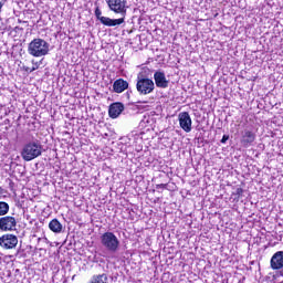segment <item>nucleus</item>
Masks as SVG:
<instances>
[{
	"mask_svg": "<svg viewBox=\"0 0 283 283\" xmlns=\"http://www.w3.org/2000/svg\"><path fill=\"white\" fill-rule=\"evenodd\" d=\"M43 154V146L41 142L33 140L24 144L21 150V156L23 160L30 163V160H34V158H39Z\"/></svg>",
	"mask_w": 283,
	"mask_h": 283,
	"instance_id": "1",
	"label": "nucleus"
},
{
	"mask_svg": "<svg viewBox=\"0 0 283 283\" xmlns=\"http://www.w3.org/2000/svg\"><path fill=\"white\" fill-rule=\"evenodd\" d=\"M28 52L35 57L48 56L50 54V43L41 38L33 39L28 45Z\"/></svg>",
	"mask_w": 283,
	"mask_h": 283,
	"instance_id": "2",
	"label": "nucleus"
},
{
	"mask_svg": "<svg viewBox=\"0 0 283 283\" xmlns=\"http://www.w3.org/2000/svg\"><path fill=\"white\" fill-rule=\"evenodd\" d=\"M102 247L108 251V253H117L120 249V240L114 234V232H105L99 237Z\"/></svg>",
	"mask_w": 283,
	"mask_h": 283,
	"instance_id": "3",
	"label": "nucleus"
},
{
	"mask_svg": "<svg viewBox=\"0 0 283 283\" xmlns=\"http://www.w3.org/2000/svg\"><path fill=\"white\" fill-rule=\"evenodd\" d=\"M136 90L140 96H147V94H151L154 90H156V84L154 80L143 75H137Z\"/></svg>",
	"mask_w": 283,
	"mask_h": 283,
	"instance_id": "4",
	"label": "nucleus"
},
{
	"mask_svg": "<svg viewBox=\"0 0 283 283\" xmlns=\"http://www.w3.org/2000/svg\"><path fill=\"white\" fill-rule=\"evenodd\" d=\"M109 10L115 14H120L123 19L127 14V0H105Z\"/></svg>",
	"mask_w": 283,
	"mask_h": 283,
	"instance_id": "5",
	"label": "nucleus"
},
{
	"mask_svg": "<svg viewBox=\"0 0 283 283\" xmlns=\"http://www.w3.org/2000/svg\"><path fill=\"white\" fill-rule=\"evenodd\" d=\"M95 17L96 19H98V21H101L103 25H106L107 28H114L116 25H123V23H125V18L111 19L107 17H103V12L99 8L95 9Z\"/></svg>",
	"mask_w": 283,
	"mask_h": 283,
	"instance_id": "6",
	"label": "nucleus"
},
{
	"mask_svg": "<svg viewBox=\"0 0 283 283\" xmlns=\"http://www.w3.org/2000/svg\"><path fill=\"white\" fill-rule=\"evenodd\" d=\"M255 138H258L255 132L251 128H245L241 135V145L243 147H251L255 143Z\"/></svg>",
	"mask_w": 283,
	"mask_h": 283,
	"instance_id": "7",
	"label": "nucleus"
},
{
	"mask_svg": "<svg viewBox=\"0 0 283 283\" xmlns=\"http://www.w3.org/2000/svg\"><path fill=\"white\" fill-rule=\"evenodd\" d=\"M0 230L1 231H15L17 230V219L14 217H2L0 218Z\"/></svg>",
	"mask_w": 283,
	"mask_h": 283,
	"instance_id": "8",
	"label": "nucleus"
},
{
	"mask_svg": "<svg viewBox=\"0 0 283 283\" xmlns=\"http://www.w3.org/2000/svg\"><path fill=\"white\" fill-rule=\"evenodd\" d=\"M19 244V238L14 234H4L0 238L2 249H14Z\"/></svg>",
	"mask_w": 283,
	"mask_h": 283,
	"instance_id": "9",
	"label": "nucleus"
},
{
	"mask_svg": "<svg viewBox=\"0 0 283 283\" xmlns=\"http://www.w3.org/2000/svg\"><path fill=\"white\" fill-rule=\"evenodd\" d=\"M178 120H179V125L181 127V129H184V132H186V134H189V132H191V115H189L187 112H181L178 115Z\"/></svg>",
	"mask_w": 283,
	"mask_h": 283,
	"instance_id": "10",
	"label": "nucleus"
},
{
	"mask_svg": "<svg viewBox=\"0 0 283 283\" xmlns=\"http://www.w3.org/2000/svg\"><path fill=\"white\" fill-rule=\"evenodd\" d=\"M154 81L156 87H160L161 90H167V87H169V81L165 75V72L156 71L154 73Z\"/></svg>",
	"mask_w": 283,
	"mask_h": 283,
	"instance_id": "11",
	"label": "nucleus"
},
{
	"mask_svg": "<svg viewBox=\"0 0 283 283\" xmlns=\"http://www.w3.org/2000/svg\"><path fill=\"white\" fill-rule=\"evenodd\" d=\"M270 266L273 271L283 269V251H277L272 255Z\"/></svg>",
	"mask_w": 283,
	"mask_h": 283,
	"instance_id": "12",
	"label": "nucleus"
},
{
	"mask_svg": "<svg viewBox=\"0 0 283 283\" xmlns=\"http://www.w3.org/2000/svg\"><path fill=\"white\" fill-rule=\"evenodd\" d=\"M124 109H125V105H123V103H113L109 106L108 114L111 118H118V116L123 114Z\"/></svg>",
	"mask_w": 283,
	"mask_h": 283,
	"instance_id": "13",
	"label": "nucleus"
},
{
	"mask_svg": "<svg viewBox=\"0 0 283 283\" xmlns=\"http://www.w3.org/2000/svg\"><path fill=\"white\" fill-rule=\"evenodd\" d=\"M129 87V83L123 78H118L113 83V92L123 94Z\"/></svg>",
	"mask_w": 283,
	"mask_h": 283,
	"instance_id": "14",
	"label": "nucleus"
},
{
	"mask_svg": "<svg viewBox=\"0 0 283 283\" xmlns=\"http://www.w3.org/2000/svg\"><path fill=\"white\" fill-rule=\"evenodd\" d=\"M49 229H51L53 233H61L63 231V224H61V222L57 221V219H53L49 223Z\"/></svg>",
	"mask_w": 283,
	"mask_h": 283,
	"instance_id": "15",
	"label": "nucleus"
},
{
	"mask_svg": "<svg viewBox=\"0 0 283 283\" xmlns=\"http://www.w3.org/2000/svg\"><path fill=\"white\" fill-rule=\"evenodd\" d=\"M91 283H108L107 274L94 275Z\"/></svg>",
	"mask_w": 283,
	"mask_h": 283,
	"instance_id": "16",
	"label": "nucleus"
},
{
	"mask_svg": "<svg viewBox=\"0 0 283 283\" xmlns=\"http://www.w3.org/2000/svg\"><path fill=\"white\" fill-rule=\"evenodd\" d=\"M10 211V206L3 201H0V216H6Z\"/></svg>",
	"mask_w": 283,
	"mask_h": 283,
	"instance_id": "17",
	"label": "nucleus"
},
{
	"mask_svg": "<svg viewBox=\"0 0 283 283\" xmlns=\"http://www.w3.org/2000/svg\"><path fill=\"white\" fill-rule=\"evenodd\" d=\"M31 63H32V70L34 71V72H36V70H39V67H41V61H39V62H36V61H34V60H32L31 61Z\"/></svg>",
	"mask_w": 283,
	"mask_h": 283,
	"instance_id": "18",
	"label": "nucleus"
},
{
	"mask_svg": "<svg viewBox=\"0 0 283 283\" xmlns=\"http://www.w3.org/2000/svg\"><path fill=\"white\" fill-rule=\"evenodd\" d=\"M242 193H244V190L242 188H237L235 191L233 192V195L238 196V198H240V196H242Z\"/></svg>",
	"mask_w": 283,
	"mask_h": 283,
	"instance_id": "19",
	"label": "nucleus"
},
{
	"mask_svg": "<svg viewBox=\"0 0 283 283\" xmlns=\"http://www.w3.org/2000/svg\"><path fill=\"white\" fill-rule=\"evenodd\" d=\"M227 140H229V135H223L221 143L222 145H224V143H227Z\"/></svg>",
	"mask_w": 283,
	"mask_h": 283,
	"instance_id": "20",
	"label": "nucleus"
},
{
	"mask_svg": "<svg viewBox=\"0 0 283 283\" xmlns=\"http://www.w3.org/2000/svg\"><path fill=\"white\" fill-rule=\"evenodd\" d=\"M143 103H146V102H137L138 109H145V106H143Z\"/></svg>",
	"mask_w": 283,
	"mask_h": 283,
	"instance_id": "21",
	"label": "nucleus"
},
{
	"mask_svg": "<svg viewBox=\"0 0 283 283\" xmlns=\"http://www.w3.org/2000/svg\"><path fill=\"white\" fill-rule=\"evenodd\" d=\"M23 70L24 72H30V73L34 72V70H32V67H29V66H23Z\"/></svg>",
	"mask_w": 283,
	"mask_h": 283,
	"instance_id": "22",
	"label": "nucleus"
},
{
	"mask_svg": "<svg viewBox=\"0 0 283 283\" xmlns=\"http://www.w3.org/2000/svg\"><path fill=\"white\" fill-rule=\"evenodd\" d=\"M3 8V2H0V14H1V9Z\"/></svg>",
	"mask_w": 283,
	"mask_h": 283,
	"instance_id": "23",
	"label": "nucleus"
},
{
	"mask_svg": "<svg viewBox=\"0 0 283 283\" xmlns=\"http://www.w3.org/2000/svg\"><path fill=\"white\" fill-rule=\"evenodd\" d=\"M3 193V188H0V195Z\"/></svg>",
	"mask_w": 283,
	"mask_h": 283,
	"instance_id": "24",
	"label": "nucleus"
}]
</instances>
